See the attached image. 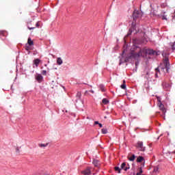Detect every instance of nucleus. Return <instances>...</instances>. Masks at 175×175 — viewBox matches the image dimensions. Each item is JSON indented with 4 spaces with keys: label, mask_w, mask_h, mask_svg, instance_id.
I'll return each mask as SVG.
<instances>
[{
    "label": "nucleus",
    "mask_w": 175,
    "mask_h": 175,
    "mask_svg": "<svg viewBox=\"0 0 175 175\" xmlns=\"http://www.w3.org/2000/svg\"><path fill=\"white\" fill-rule=\"evenodd\" d=\"M146 54H152L154 55V54H155V51H154V50H148L146 49H140L138 53L132 52L130 53L129 56L126 57V59H132V58L137 59V58H140V57H144Z\"/></svg>",
    "instance_id": "obj_1"
},
{
    "label": "nucleus",
    "mask_w": 175,
    "mask_h": 175,
    "mask_svg": "<svg viewBox=\"0 0 175 175\" xmlns=\"http://www.w3.org/2000/svg\"><path fill=\"white\" fill-rule=\"evenodd\" d=\"M170 70V66H168L167 68V66H166L165 64H161L160 65L158 68H155V71H156V74H155V77H158V73H163V75H165V73H169V70Z\"/></svg>",
    "instance_id": "obj_2"
},
{
    "label": "nucleus",
    "mask_w": 175,
    "mask_h": 175,
    "mask_svg": "<svg viewBox=\"0 0 175 175\" xmlns=\"http://www.w3.org/2000/svg\"><path fill=\"white\" fill-rule=\"evenodd\" d=\"M170 14H172V13L168 11L162 12L160 14V17H161L162 20H167V18L170 17Z\"/></svg>",
    "instance_id": "obj_3"
},
{
    "label": "nucleus",
    "mask_w": 175,
    "mask_h": 175,
    "mask_svg": "<svg viewBox=\"0 0 175 175\" xmlns=\"http://www.w3.org/2000/svg\"><path fill=\"white\" fill-rule=\"evenodd\" d=\"M136 147L139 151H146V147L143 146V142L139 141L137 143Z\"/></svg>",
    "instance_id": "obj_4"
},
{
    "label": "nucleus",
    "mask_w": 175,
    "mask_h": 175,
    "mask_svg": "<svg viewBox=\"0 0 175 175\" xmlns=\"http://www.w3.org/2000/svg\"><path fill=\"white\" fill-rule=\"evenodd\" d=\"M133 20H136V18H139V17H142V14L140 11L134 10L133 14Z\"/></svg>",
    "instance_id": "obj_5"
},
{
    "label": "nucleus",
    "mask_w": 175,
    "mask_h": 175,
    "mask_svg": "<svg viewBox=\"0 0 175 175\" xmlns=\"http://www.w3.org/2000/svg\"><path fill=\"white\" fill-rule=\"evenodd\" d=\"M158 106L159 107V109L161 110V111L163 112V114L165 115L166 113V109H165V105H163V104H162V103L159 101V103H158Z\"/></svg>",
    "instance_id": "obj_6"
},
{
    "label": "nucleus",
    "mask_w": 175,
    "mask_h": 175,
    "mask_svg": "<svg viewBox=\"0 0 175 175\" xmlns=\"http://www.w3.org/2000/svg\"><path fill=\"white\" fill-rule=\"evenodd\" d=\"M81 174H83V175H90V174H91V167H88L86 169L81 171Z\"/></svg>",
    "instance_id": "obj_7"
},
{
    "label": "nucleus",
    "mask_w": 175,
    "mask_h": 175,
    "mask_svg": "<svg viewBox=\"0 0 175 175\" xmlns=\"http://www.w3.org/2000/svg\"><path fill=\"white\" fill-rule=\"evenodd\" d=\"M120 169L126 172V170L129 169V167H126V163H122V165H120Z\"/></svg>",
    "instance_id": "obj_8"
},
{
    "label": "nucleus",
    "mask_w": 175,
    "mask_h": 175,
    "mask_svg": "<svg viewBox=\"0 0 175 175\" xmlns=\"http://www.w3.org/2000/svg\"><path fill=\"white\" fill-rule=\"evenodd\" d=\"M163 65H165L167 66V69H169V66H170V63H169L168 57H165Z\"/></svg>",
    "instance_id": "obj_9"
},
{
    "label": "nucleus",
    "mask_w": 175,
    "mask_h": 175,
    "mask_svg": "<svg viewBox=\"0 0 175 175\" xmlns=\"http://www.w3.org/2000/svg\"><path fill=\"white\" fill-rule=\"evenodd\" d=\"M36 80H37L38 83H42L43 80V76H42L40 74H38L36 77Z\"/></svg>",
    "instance_id": "obj_10"
},
{
    "label": "nucleus",
    "mask_w": 175,
    "mask_h": 175,
    "mask_svg": "<svg viewBox=\"0 0 175 175\" xmlns=\"http://www.w3.org/2000/svg\"><path fill=\"white\" fill-rule=\"evenodd\" d=\"M93 165H94L96 167H99V166H100V163H99V161L94 159L93 160Z\"/></svg>",
    "instance_id": "obj_11"
},
{
    "label": "nucleus",
    "mask_w": 175,
    "mask_h": 175,
    "mask_svg": "<svg viewBox=\"0 0 175 175\" xmlns=\"http://www.w3.org/2000/svg\"><path fill=\"white\" fill-rule=\"evenodd\" d=\"M32 25V21H29L27 23V28L31 31V29H35L36 27H31Z\"/></svg>",
    "instance_id": "obj_12"
},
{
    "label": "nucleus",
    "mask_w": 175,
    "mask_h": 175,
    "mask_svg": "<svg viewBox=\"0 0 175 175\" xmlns=\"http://www.w3.org/2000/svg\"><path fill=\"white\" fill-rule=\"evenodd\" d=\"M33 64L34 65H36V68H38V66H39V64H40V59H34Z\"/></svg>",
    "instance_id": "obj_13"
},
{
    "label": "nucleus",
    "mask_w": 175,
    "mask_h": 175,
    "mask_svg": "<svg viewBox=\"0 0 175 175\" xmlns=\"http://www.w3.org/2000/svg\"><path fill=\"white\" fill-rule=\"evenodd\" d=\"M136 159V156L135 154H133L132 156H128L129 161H131V162H133L135 159Z\"/></svg>",
    "instance_id": "obj_14"
},
{
    "label": "nucleus",
    "mask_w": 175,
    "mask_h": 175,
    "mask_svg": "<svg viewBox=\"0 0 175 175\" xmlns=\"http://www.w3.org/2000/svg\"><path fill=\"white\" fill-rule=\"evenodd\" d=\"M27 44H29V46H33V41L32 40V39H31V38H28Z\"/></svg>",
    "instance_id": "obj_15"
},
{
    "label": "nucleus",
    "mask_w": 175,
    "mask_h": 175,
    "mask_svg": "<svg viewBox=\"0 0 175 175\" xmlns=\"http://www.w3.org/2000/svg\"><path fill=\"white\" fill-rule=\"evenodd\" d=\"M143 161H144V157H142V156H139L137 158V162H143Z\"/></svg>",
    "instance_id": "obj_16"
},
{
    "label": "nucleus",
    "mask_w": 175,
    "mask_h": 175,
    "mask_svg": "<svg viewBox=\"0 0 175 175\" xmlns=\"http://www.w3.org/2000/svg\"><path fill=\"white\" fill-rule=\"evenodd\" d=\"M57 65H62L63 61H62V59L61 57H57Z\"/></svg>",
    "instance_id": "obj_17"
},
{
    "label": "nucleus",
    "mask_w": 175,
    "mask_h": 175,
    "mask_svg": "<svg viewBox=\"0 0 175 175\" xmlns=\"http://www.w3.org/2000/svg\"><path fill=\"white\" fill-rule=\"evenodd\" d=\"M49 146V143L46 144H39L38 146L40 148H45V147H47Z\"/></svg>",
    "instance_id": "obj_18"
},
{
    "label": "nucleus",
    "mask_w": 175,
    "mask_h": 175,
    "mask_svg": "<svg viewBox=\"0 0 175 175\" xmlns=\"http://www.w3.org/2000/svg\"><path fill=\"white\" fill-rule=\"evenodd\" d=\"M162 85L164 88H169V87H170V84H169L166 82H163Z\"/></svg>",
    "instance_id": "obj_19"
},
{
    "label": "nucleus",
    "mask_w": 175,
    "mask_h": 175,
    "mask_svg": "<svg viewBox=\"0 0 175 175\" xmlns=\"http://www.w3.org/2000/svg\"><path fill=\"white\" fill-rule=\"evenodd\" d=\"M102 103L103 105H109V101L107 98H103Z\"/></svg>",
    "instance_id": "obj_20"
},
{
    "label": "nucleus",
    "mask_w": 175,
    "mask_h": 175,
    "mask_svg": "<svg viewBox=\"0 0 175 175\" xmlns=\"http://www.w3.org/2000/svg\"><path fill=\"white\" fill-rule=\"evenodd\" d=\"M142 173H143V168L140 167L139 168V172H137L136 175H142Z\"/></svg>",
    "instance_id": "obj_21"
},
{
    "label": "nucleus",
    "mask_w": 175,
    "mask_h": 175,
    "mask_svg": "<svg viewBox=\"0 0 175 175\" xmlns=\"http://www.w3.org/2000/svg\"><path fill=\"white\" fill-rule=\"evenodd\" d=\"M115 171L119 174L121 173V169L119 167H115Z\"/></svg>",
    "instance_id": "obj_22"
},
{
    "label": "nucleus",
    "mask_w": 175,
    "mask_h": 175,
    "mask_svg": "<svg viewBox=\"0 0 175 175\" xmlns=\"http://www.w3.org/2000/svg\"><path fill=\"white\" fill-rule=\"evenodd\" d=\"M77 98H78V99H80L81 98V92H78L77 93Z\"/></svg>",
    "instance_id": "obj_23"
},
{
    "label": "nucleus",
    "mask_w": 175,
    "mask_h": 175,
    "mask_svg": "<svg viewBox=\"0 0 175 175\" xmlns=\"http://www.w3.org/2000/svg\"><path fill=\"white\" fill-rule=\"evenodd\" d=\"M101 132H102V133H103V135H106V133H107V129H103L101 130Z\"/></svg>",
    "instance_id": "obj_24"
},
{
    "label": "nucleus",
    "mask_w": 175,
    "mask_h": 175,
    "mask_svg": "<svg viewBox=\"0 0 175 175\" xmlns=\"http://www.w3.org/2000/svg\"><path fill=\"white\" fill-rule=\"evenodd\" d=\"M42 75L43 76H46L47 75V71L46 70H43L42 72H41Z\"/></svg>",
    "instance_id": "obj_25"
},
{
    "label": "nucleus",
    "mask_w": 175,
    "mask_h": 175,
    "mask_svg": "<svg viewBox=\"0 0 175 175\" xmlns=\"http://www.w3.org/2000/svg\"><path fill=\"white\" fill-rule=\"evenodd\" d=\"M120 88L122 90H126V85L125 83H123L122 85H120Z\"/></svg>",
    "instance_id": "obj_26"
},
{
    "label": "nucleus",
    "mask_w": 175,
    "mask_h": 175,
    "mask_svg": "<svg viewBox=\"0 0 175 175\" xmlns=\"http://www.w3.org/2000/svg\"><path fill=\"white\" fill-rule=\"evenodd\" d=\"M161 8H166L167 6V5L165 3H163L161 5Z\"/></svg>",
    "instance_id": "obj_27"
},
{
    "label": "nucleus",
    "mask_w": 175,
    "mask_h": 175,
    "mask_svg": "<svg viewBox=\"0 0 175 175\" xmlns=\"http://www.w3.org/2000/svg\"><path fill=\"white\" fill-rule=\"evenodd\" d=\"M100 90L103 92H105V87H103V85L100 86Z\"/></svg>",
    "instance_id": "obj_28"
},
{
    "label": "nucleus",
    "mask_w": 175,
    "mask_h": 175,
    "mask_svg": "<svg viewBox=\"0 0 175 175\" xmlns=\"http://www.w3.org/2000/svg\"><path fill=\"white\" fill-rule=\"evenodd\" d=\"M36 27L37 28H39V27H40V25L39 24V22H37V23H36Z\"/></svg>",
    "instance_id": "obj_29"
},
{
    "label": "nucleus",
    "mask_w": 175,
    "mask_h": 175,
    "mask_svg": "<svg viewBox=\"0 0 175 175\" xmlns=\"http://www.w3.org/2000/svg\"><path fill=\"white\" fill-rule=\"evenodd\" d=\"M94 125H99V122L95 121L94 122Z\"/></svg>",
    "instance_id": "obj_30"
},
{
    "label": "nucleus",
    "mask_w": 175,
    "mask_h": 175,
    "mask_svg": "<svg viewBox=\"0 0 175 175\" xmlns=\"http://www.w3.org/2000/svg\"><path fill=\"white\" fill-rule=\"evenodd\" d=\"M30 49H31V48H30L29 46H26V47H25V50H27V51H28V50H30Z\"/></svg>",
    "instance_id": "obj_31"
},
{
    "label": "nucleus",
    "mask_w": 175,
    "mask_h": 175,
    "mask_svg": "<svg viewBox=\"0 0 175 175\" xmlns=\"http://www.w3.org/2000/svg\"><path fill=\"white\" fill-rule=\"evenodd\" d=\"M16 152H20V149H18V148H16Z\"/></svg>",
    "instance_id": "obj_32"
},
{
    "label": "nucleus",
    "mask_w": 175,
    "mask_h": 175,
    "mask_svg": "<svg viewBox=\"0 0 175 175\" xmlns=\"http://www.w3.org/2000/svg\"><path fill=\"white\" fill-rule=\"evenodd\" d=\"M98 126L100 128H102L103 126V125H102V124H100V123H98Z\"/></svg>",
    "instance_id": "obj_33"
},
{
    "label": "nucleus",
    "mask_w": 175,
    "mask_h": 175,
    "mask_svg": "<svg viewBox=\"0 0 175 175\" xmlns=\"http://www.w3.org/2000/svg\"><path fill=\"white\" fill-rule=\"evenodd\" d=\"M133 31V30H132V29H129V32H131V33H132Z\"/></svg>",
    "instance_id": "obj_34"
},
{
    "label": "nucleus",
    "mask_w": 175,
    "mask_h": 175,
    "mask_svg": "<svg viewBox=\"0 0 175 175\" xmlns=\"http://www.w3.org/2000/svg\"><path fill=\"white\" fill-rule=\"evenodd\" d=\"M154 172H158V168L154 169Z\"/></svg>",
    "instance_id": "obj_35"
},
{
    "label": "nucleus",
    "mask_w": 175,
    "mask_h": 175,
    "mask_svg": "<svg viewBox=\"0 0 175 175\" xmlns=\"http://www.w3.org/2000/svg\"><path fill=\"white\" fill-rule=\"evenodd\" d=\"M90 92H91L92 94H94V90H90Z\"/></svg>",
    "instance_id": "obj_36"
},
{
    "label": "nucleus",
    "mask_w": 175,
    "mask_h": 175,
    "mask_svg": "<svg viewBox=\"0 0 175 175\" xmlns=\"http://www.w3.org/2000/svg\"><path fill=\"white\" fill-rule=\"evenodd\" d=\"M172 18H174L175 15H172Z\"/></svg>",
    "instance_id": "obj_37"
},
{
    "label": "nucleus",
    "mask_w": 175,
    "mask_h": 175,
    "mask_svg": "<svg viewBox=\"0 0 175 175\" xmlns=\"http://www.w3.org/2000/svg\"><path fill=\"white\" fill-rule=\"evenodd\" d=\"M88 90H86V91L85 92V94H88Z\"/></svg>",
    "instance_id": "obj_38"
},
{
    "label": "nucleus",
    "mask_w": 175,
    "mask_h": 175,
    "mask_svg": "<svg viewBox=\"0 0 175 175\" xmlns=\"http://www.w3.org/2000/svg\"><path fill=\"white\" fill-rule=\"evenodd\" d=\"M123 84H125V80L123 81Z\"/></svg>",
    "instance_id": "obj_39"
},
{
    "label": "nucleus",
    "mask_w": 175,
    "mask_h": 175,
    "mask_svg": "<svg viewBox=\"0 0 175 175\" xmlns=\"http://www.w3.org/2000/svg\"><path fill=\"white\" fill-rule=\"evenodd\" d=\"M4 31H0V33H3Z\"/></svg>",
    "instance_id": "obj_40"
},
{
    "label": "nucleus",
    "mask_w": 175,
    "mask_h": 175,
    "mask_svg": "<svg viewBox=\"0 0 175 175\" xmlns=\"http://www.w3.org/2000/svg\"><path fill=\"white\" fill-rule=\"evenodd\" d=\"M124 53H125V51H123V54H124Z\"/></svg>",
    "instance_id": "obj_41"
},
{
    "label": "nucleus",
    "mask_w": 175,
    "mask_h": 175,
    "mask_svg": "<svg viewBox=\"0 0 175 175\" xmlns=\"http://www.w3.org/2000/svg\"><path fill=\"white\" fill-rule=\"evenodd\" d=\"M44 66H47V64H45Z\"/></svg>",
    "instance_id": "obj_42"
},
{
    "label": "nucleus",
    "mask_w": 175,
    "mask_h": 175,
    "mask_svg": "<svg viewBox=\"0 0 175 175\" xmlns=\"http://www.w3.org/2000/svg\"><path fill=\"white\" fill-rule=\"evenodd\" d=\"M146 75H148V72H146Z\"/></svg>",
    "instance_id": "obj_43"
}]
</instances>
